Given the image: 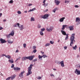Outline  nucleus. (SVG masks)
I'll list each match as a JSON object with an SVG mask.
<instances>
[{"instance_id":"0eeeda50","label":"nucleus","mask_w":80,"mask_h":80,"mask_svg":"<svg viewBox=\"0 0 80 80\" xmlns=\"http://www.w3.org/2000/svg\"><path fill=\"white\" fill-rule=\"evenodd\" d=\"M54 2L55 3L56 5H58L59 3H60L61 2L60 0H55Z\"/></svg>"},{"instance_id":"de8ad7c7","label":"nucleus","mask_w":80,"mask_h":80,"mask_svg":"<svg viewBox=\"0 0 80 80\" xmlns=\"http://www.w3.org/2000/svg\"><path fill=\"white\" fill-rule=\"evenodd\" d=\"M50 75L51 76H53V77H54V75L53 74H51Z\"/></svg>"},{"instance_id":"1a4fd4ad","label":"nucleus","mask_w":80,"mask_h":80,"mask_svg":"<svg viewBox=\"0 0 80 80\" xmlns=\"http://www.w3.org/2000/svg\"><path fill=\"white\" fill-rule=\"evenodd\" d=\"M25 71H23L22 72H21L20 74H19V76L20 77V78H22L23 76V74L24 73H25Z\"/></svg>"},{"instance_id":"2eb2a0df","label":"nucleus","mask_w":80,"mask_h":80,"mask_svg":"<svg viewBox=\"0 0 80 80\" xmlns=\"http://www.w3.org/2000/svg\"><path fill=\"white\" fill-rule=\"evenodd\" d=\"M65 18V17H62V18H61L59 20L60 22H63Z\"/></svg>"},{"instance_id":"052dcab7","label":"nucleus","mask_w":80,"mask_h":80,"mask_svg":"<svg viewBox=\"0 0 80 80\" xmlns=\"http://www.w3.org/2000/svg\"><path fill=\"white\" fill-rule=\"evenodd\" d=\"M7 20H6V19H4V20H3V22H6V21Z\"/></svg>"},{"instance_id":"bb28decb","label":"nucleus","mask_w":80,"mask_h":80,"mask_svg":"<svg viewBox=\"0 0 80 80\" xmlns=\"http://www.w3.org/2000/svg\"><path fill=\"white\" fill-rule=\"evenodd\" d=\"M38 58L39 59H41V58H43V56H40V55H39V56H38Z\"/></svg>"},{"instance_id":"4468645a","label":"nucleus","mask_w":80,"mask_h":80,"mask_svg":"<svg viewBox=\"0 0 80 80\" xmlns=\"http://www.w3.org/2000/svg\"><path fill=\"white\" fill-rule=\"evenodd\" d=\"M61 32L62 34H63V35H67V33H66V32L64 31V30H61Z\"/></svg>"},{"instance_id":"6e6d98bb","label":"nucleus","mask_w":80,"mask_h":80,"mask_svg":"<svg viewBox=\"0 0 80 80\" xmlns=\"http://www.w3.org/2000/svg\"><path fill=\"white\" fill-rule=\"evenodd\" d=\"M6 55H5V54H2V56H5L6 58Z\"/></svg>"},{"instance_id":"20e7f679","label":"nucleus","mask_w":80,"mask_h":80,"mask_svg":"<svg viewBox=\"0 0 80 80\" xmlns=\"http://www.w3.org/2000/svg\"><path fill=\"white\" fill-rule=\"evenodd\" d=\"M14 64H12V66H11L12 68H13V70L15 71H20L21 69V68H18V67H16V68H14Z\"/></svg>"},{"instance_id":"423d86ee","label":"nucleus","mask_w":80,"mask_h":80,"mask_svg":"<svg viewBox=\"0 0 80 80\" xmlns=\"http://www.w3.org/2000/svg\"><path fill=\"white\" fill-rule=\"evenodd\" d=\"M53 29V27H50V28H47L46 29L48 32H51Z\"/></svg>"},{"instance_id":"c9c22d12","label":"nucleus","mask_w":80,"mask_h":80,"mask_svg":"<svg viewBox=\"0 0 80 80\" xmlns=\"http://www.w3.org/2000/svg\"><path fill=\"white\" fill-rule=\"evenodd\" d=\"M13 0H10L9 2V3H13Z\"/></svg>"},{"instance_id":"603ef678","label":"nucleus","mask_w":80,"mask_h":80,"mask_svg":"<svg viewBox=\"0 0 80 80\" xmlns=\"http://www.w3.org/2000/svg\"><path fill=\"white\" fill-rule=\"evenodd\" d=\"M66 25H63V29L64 30V29H65V27H66Z\"/></svg>"},{"instance_id":"9d476101","label":"nucleus","mask_w":80,"mask_h":80,"mask_svg":"<svg viewBox=\"0 0 80 80\" xmlns=\"http://www.w3.org/2000/svg\"><path fill=\"white\" fill-rule=\"evenodd\" d=\"M0 41L1 43H6V42H7L6 41H5L4 39H0Z\"/></svg>"},{"instance_id":"79ce46f5","label":"nucleus","mask_w":80,"mask_h":80,"mask_svg":"<svg viewBox=\"0 0 80 80\" xmlns=\"http://www.w3.org/2000/svg\"><path fill=\"white\" fill-rule=\"evenodd\" d=\"M10 79H11V77H9L8 78H7V79H6V80H10Z\"/></svg>"},{"instance_id":"5fc2aeb1","label":"nucleus","mask_w":80,"mask_h":80,"mask_svg":"<svg viewBox=\"0 0 80 80\" xmlns=\"http://www.w3.org/2000/svg\"><path fill=\"white\" fill-rule=\"evenodd\" d=\"M32 3H29V6H31V5H32Z\"/></svg>"},{"instance_id":"6e6552de","label":"nucleus","mask_w":80,"mask_h":80,"mask_svg":"<svg viewBox=\"0 0 80 80\" xmlns=\"http://www.w3.org/2000/svg\"><path fill=\"white\" fill-rule=\"evenodd\" d=\"M75 72L78 75H79L80 74V71H78L77 69H76Z\"/></svg>"},{"instance_id":"7ed1b4c3","label":"nucleus","mask_w":80,"mask_h":80,"mask_svg":"<svg viewBox=\"0 0 80 80\" xmlns=\"http://www.w3.org/2000/svg\"><path fill=\"white\" fill-rule=\"evenodd\" d=\"M33 66V64H31L29 67L28 68V72L26 76H29V75H30V74H32V72L31 71V70H32V67Z\"/></svg>"},{"instance_id":"4d7b16f0","label":"nucleus","mask_w":80,"mask_h":80,"mask_svg":"<svg viewBox=\"0 0 80 80\" xmlns=\"http://www.w3.org/2000/svg\"><path fill=\"white\" fill-rule=\"evenodd\" d=\"M3 28H2V27H0V30H2V29Z\"/></svg>"},{"instance_id":"a18cd8bd","label":"nucleus","mask_w":80,"mask_h":80,"mask_svg":"<svg viewBox=\"0 0 80 80\" xmlns=\"http://www.w3.org/2000/svg\"><path fill=\"white\" fill-rule=\"evenodd\" d=\"M32 48H33V49H35V48H36V46H33V47H32Z\"/></svg>"},{"instance_id":"0e129e2a","label":"nucleus","mask_w":80,"mask_h":80,"mask_svg":"<svg viewBox=\"0 0 80 80\" xmlns=\"http://www.w3.org/2000/svg\"><path fill=\"white\" fill-rule=\"evenodd\" d=\"M0 75H1V76H3V74H2V73H0Z\"/></svg>"},{"instance_id":"e2e57ef3","label":"nucleus","mask_w":80,"mask_h":80,"mask_svg":"<svg viewBox=\"0 0 80 80\" xmlns=\"http://www.w3.org/2000/svg\"><path fill=\"white\" fill-rule=\"evenodd\" d=\"M48 10V9H47L46 10H45V12H47Z\"/></svg>"},{"instance_id":"f3484780","label":"nucleus","mask_w":80,"mask_h":80,"mask_svg":"<svg viewBox=\"0 0 80 80\" xmlns=\"http://www.w3.org/2000/svg\"><path fill=\"white\" fill-rule=\"evenodd\" d=\"M14 30H13L11 32V33L10 34V35H12V36H13L14 35Z\"/></svg>"},{"instance_id":"3c124183","label":"nucleus","mask_w":80,"mask_h":80,"mask_svg":"<svg viewBox=\"0 0 80 80\" xmlns=\"http://www.w3.org/2000/svg\"><path fill=\"white\" fill-rule=\"evenodd\" d=\"M62 30H64V26L63 25H62Z\"/></svg>"},{"instance_id":"338daca9","label":"nucleus","mask_w":80,"mask_h":80,"mask_svg":"<svg viewBox=\"0 0 80 80\" xmlns=\"http://www.w3.org/2000/svg\"><path fill=\"white\" fill-rule=\"evenodd\" d=\"M28 11H27V10H26V11H25L24 12H25L26 13H27V12Z\"/></svg>"},{"instance_id":"aec40b11","label":"nucleus","mask_w":80,"mask_h":80,"mask_svg":"<svg viewBox=\"0 0 80 80\" xmlns=\"http://www.w3.org/2000/svg\"><path fill=\"white\" fill-rule=\"evenodd\" d=\"M6 58H8V59H9V60H10V59L11 58L10 56H9V55H8V56H6Z\"/></svg>"},{"instance_id":"a19ab883","label":"nucleus","mask_w":80,"mask_h":80,"mask_svg":"<svg viewBox=\"0 0 80 80\" xmlns=\"http://www.w3.org/2000/svg\"><path fill=\"white\" fill-rule=\"evenodd\" d=\"M75 7H76V8H78V7H79V6L78 5H75Z\"/></svg>"},{"instance_id":"b1692460","label":"nucleus","mask_w":80,"mask_h":80,"mask_svg":"<svg viewBox=\"0 0 80 80\" xmlns=\"http://www.w3.org/2000/svg\"><path fill=\"white\" fill-rule=\"evenodd\" d=\"M40 33L41 35H43L44 34L43 33L42 31V30L40 32Z\"/></svg>"},{"instance_id":"72a5a7b5","label":"nucleus","mask_w":80,"mask_h":80,"mask_svg":"<svg viewBox=\"0 0 80 80\" xmlns=\"http://www.w3.org/2000/svg\"><path fill=\"white\" fill-rule=\"evenodd\" d=\"M41 25H40L39 24H38V28H40L41 27Z\"/></svg>"},{"instance_id":"2f4dec72","label":"nucleus","mask_w":80,"mask_h":80,"mask_svg":"<svg viewBox=\"0 0 80 80\" xmlns=\"http://www.w3.org/2000/svg\"><path fill=\"white\" fill-rule=\"evenodd\" d=\"M42 57L43 58H47L48 56L46 55H44L42 56Z\"/></svg>"},{"instance_id":"cd10ccee","label":"nucleus","mask_w":80,"mask_h":80,"mask_svg":"<svg viewBox=\"0 0 80 80\" xmlns=\"http://www.w3.org/2000/svg\"><path fill=\"white\" fill-rule=\"evenodd\" d=\"M50 43H47L45 45V47H47V46H49V45H50Z\"/></svg>"},{"instance_id":"39448f33","label":"nucleus","mask_w":80,"mask_h":80,"mask_svg":"<svg viewBox=\"0 0 80 80\" xmlns=\"http://www.w3.org/2000/svg\"><path fill=\"white\" fill-rule=\"evenodd\" d=\"M49 15L48 14H45L44 15H42L41 16V18H46L49 17Z\"/></svg>"},{"instance_id":"c85d7f7f","label":"nucleus","mask_w":80,"mask_h":80,"mask_svg":"<svg viewBox=\"0 0 80 80\" xmlns=\"http://www.w3.org/2000/svg\"><path fill=\"white\" fill-rule=\"evenodd\" d=\"M73 48L74 49H75V50L77 49V45H75V46L73 47Z\"/></svg>"},{"instance_id":"680f3d73","label":"nucleus","mask_w":80,"mask_h":80,"mask_svg":"<svg viewBox=\"0 0 80 80\" xmlns=\"http://www.w3.org/2000/svg\"><path fill=\"white\" fill-rule=\"evenodd\" d=\"M48 5V3H46V6H47Z\"/></svg>"},{"instance_id":"13d9d810","label":"nucleus","mask_w":80,"mask_h":80,"mask_svg":"<svg viewBox=\"0 0 80 80\" xmlns=\"http://www.w3.org/2000/svg\"><path fill=\"white\" fill-rule=\"evenodd\" d=\"M2 15V13H0V17H1Z\"/></svg>"},{"instance_id":"dca6fc26","label":"nucleus","mask_w":80,"mask_h":80,"mask_svg":"<svg viewBox=\"0 0 80 80\" xmlns=\"http://www.w3.org/2000/svg\"><path fill=\"white\" fill-rule=\"evenodd\" d=\"M80 18L79 17H77L76 18V22H80Z\"/></svg>"},{"instance_id":"f8f14e48","label":"nucleus","mask_w":80,"mask_h":80,"mask_svg":"<svg viewBox=\"0 0 80 80\" xmlns=\"http://www.w3.org/2000/svg\"><path fill=\"white\" fill-rule=\"evenodd\" d=\"M15 77H16V75L15 74H14V75H12L10 77V78L11 79V80H13V79L15 78Z\"/></svg>"},{"instance_id":"412c9836","label":"nucleus","mask_w":80,"mask_h":80,"mask_svg":"<svg viewBox=\"0 0 80 80\" xmlns=\"http://www.w3.org/2000/svg\"><path fill=\"white\" fill-rule=\"evenodd\" d=\"M7 41L8 43H13V42H12V41H11L10 39H8V40Z\"/></svg>"},{"instance_id":"69168bd1","label":"nucleus","mask_w":80,"mask_h":80,"mask_svg":"<svg viewBox=\"0 0 80 80\" xmlns=\"http://www.w3.org/2000/svg\"><path fill=\"white\" fill-rule=\"evenodd\" d=\"M53 70H54V71H56V69H53Z\"/></svg>"},{"instance_id":"4c0bfd02","label":"nucleus","mask_w":80,"mask_h":80,"mask_svg":"<svg viewBox=\"0 0 80 80\" xmlns=\"http://www.w3.org/2000/svg\"><path fill=\"white\" fill-rule=\"evenodd\" d=\"M45 30V28H43L41 29V30H42V32L43 31H44Z\"/></svg>"},{"instance_id":"49530a36","label":"nucleus","mask_w":80,"mask_h":80,"mask_svg":"<svg viewBox=\"0 0 80 80\" xmlns=\"http://www.w3.org/2000/svg\"><path fill=\"white\" fill-rule=\"evenodd\" d=\"M64 48L65 50H66L67 49V46H64Z\"/></svg>"},{"instance_id":"c03bdc74","label":"nucleus","mask_w":80,"mask_h":80,"mask_svg":"<svg viewBox=\"0 0 80 80\" xmlns=\"http://www.w3.org/2000/svg\"><path fill=\"white\" fill-rule=\"evenodd\" d=\"M50 42L51 44H53V43H54V42H53V41H50Z\"/></svg>"},{"instance_id":"7c9ffc66","label":"nucleus","mask_w":80,"mask_h":80,"mask_svg":"<svg viewBox=\"0 0 80 80\" xmlns=\"http://www.w3.org/2000/svg\"><path fill=\"white\" fill-rule=\"evenodd\" d=\"M57 10V8H54V9H53V12H56V10Z\"/></svg>"},{"instance_id":"864d4df0","label":"nucleus","mask_w":80,"mask_h":80,"mask_svg":"<svg viewBox=\"0 0 80 80\" xmlns=\"http://www.w3.org/2000/svg\"><path fill=\"white\" fill-rule=\"evenodd\" d=\"M41 52L42 54H44V52H42V51H41Z\"/></svg>"},{"instance_id":"5701e85b","label":"nucleus","mask_w":80,"mask_h":80,"mask_svg":"<svg viewBox=\"0 0 80 80\" xmlns=\"http://www.w3.org/2000/svg\"><path fill=\"white\" fill-rule=\"evenodd\" d=\"M35 19L34 17H31V21H35Z\"/></svg>"},{"instance_id":"8fccbe9b","label":"nucleus","mask_w":80,"mask_h":80,"mask_svg":"<svg viewBox=\"0 0 80 80\" xmlns=\"http://www.w3.org/2000/svg\"><path fill=\"white\" fill-rule=\"evenodd\" d=\"M43 5L44 7H46V4L45 2L43 4Z\"/></svg>"},{"instance_id":"f704fd0d","label":"nucleus","mask_w":80,"mask_h":80,"mask_svg":"<svg viewBox=\"0 0 80 80\" xmlns=\"http://www.w3.org/2000/svg\"><path fill=\"white\" fill-rule=\"evenodd\" d=\"M17 13H18V14H21V11L18 10V11Z\"/></svg>"},{"instance_id":"473e14b6","label":"nucleus","mask_w":80,"mask_h":80,"mask_svg":"<svg viewBox=\"0 0 80 80\" xmlns=\"http://www.w3.org/2000/svg\"><path fill=\"white\" fill-rule=\"evenodd\" d=\"M65 3H69L70 2V1L69 0H65Z\"/></svg>"},{"instance_id":"e433bc0d","label":"nucleus","mask_w":80,"mask_h":80,"mask_svg":"<svg viewBox=\"0 0 80 80\" xmlns=\"http://www.w3.org/2000/svg\"><path fill=\"white\" fill-rule=\"evenodd\" d=\"M26 44H23V47H24V48H26Z\"/></svg>"},{"instance_id":"393cba45","label":"nucleus","mask_w":80,"mask_h":80,"mask_svg":"<svg viewBox=\"0 0 80 80\" xmlns=\"http://www.w3.org/2000/svg\"><path fill=\"white\" fill-rule=\"evenodd\" d=\"M36 10V8H32V9H30L29 11H34V10Z\"/></svg>"},{"instance_id":"4be33fe9","label":"nucleus","mask_w":80,"mask_h":80,"mask_svg":"<svg viewBox=\"0 0 80 80\" xmlns=\"http://www.w3.org/2000/svg\"><path fill=\"white\" fill-rule=\"evenodd\" d=\"M68 34H66V37L65 38V40H67L68 38Z\"/></svg>"},{"instance_id":"58836bf2","label":"nucleus","mask_w":80,"mask_h":80,"mask_svg":"<svg viewBox=\"0 0 80 80\" xmlns=\"http://www.w3.org/2000/svg\"><path fill=\"white\" fill-rule=\"evenodd\" d=\"M37 52V50L36 49H34L33 51V52H34V53H35L36 52Z\"/></svg>"},{"instance_id":"a878e982","label":"nucleus","mask_w":80,"mask_h":80,"mask_svg":"<svg viewBox=\"0 0 80 80\" xmlns=\"http://www.w3.org/2000/svg\"><path fill=\"white\" fill-rule=\"evenodd\" d=\"M9 62H11V63H13L14 61H13V59H12V61H11V59L9 60Z\"/></svg>"},{"instance_id":"6ab92c4d","label":"nucleus","mask_w":80,"mask_h":80,"mask_svg":"<svg viewBox=\"0 0 80 80\" xmlns=\"http://www.w3.org/2000/svg\"><path fill=\"white\" fill-rule=\"evenodd\" d=\"M69 28H70V30H73V25H72V26H70L69 27Z\"/></svg>"},{"instance_id":"9b49d317","label":"nucleus","mask_w":80,"mask_h":80,"mask_svg":"<svg viewBox=\"0 0 80 80\" xmlns=\"http://www.w3.org/2000/svg\"><path fill=\"white\" fill-rule=\"evenodd\" d=\"M14 27H18L19 28L20 27V23H16L14 25Z\"/></svg>"},{"instance_id":"774afa93","label":"nucleus","mask_w":80,"mask_h":80,"mask_svg":"<svg viewBox=\"0 0 80 80\" xmlns=\"http://www.w3.org/2000/svg\"><path fill=\"white\" fill-rule=\"evenodd\" d=\"M79 55H78V56H77V57H78V58H79Z\"/></svg>"},{"instance_id":"bf43d9fd","label":"nucleus","mask_w":80,"mask_h":80,"mask_svg":"<svg viewBox=\"0 0 80 80\" xmlns=\"http://www.w3.org/2000/svg\"><path fill=\"white\" fill-rule=\"evenodd\" d=\"M19 52L18 50H16V52Z\"/></svg>"},{"instance_id":"ea45409f","label":"nucleus","mask_w":80,"mask_h":80,"mask_svg":"<svg viewBox=\"0 0 80 80\" xmlns=\"http://www.w3.org/2000/svg\"><path fill=\"white\" fill-rule=\"evenodd\" d=\"M41 78H41V77H40V76L37 78L38 79H41Z\"/></svg>"},{"instance_id":"a211bd4d","label":"nucleus","mask_w":80,"mask_h":80,"mask_svg":"<svg viewBox=\"0 0 80 80\" xmlns=\"http://www.w3.org/2000/svg\"><path fill=\"white\" fill-rule=\"evenodd\" d=\"M20 29L21 30H23L24 29V28L23 27V25H22L20 27Z\"/></svg>"},{"instance_id":"37998d69","label":"nucleus","mask_w":80,"mask_h":80,"mask_svg":"<svg viewBox=\"0 0 80 80\" xmlns=\"http://www.w3.org/2000/svg\"><path fill=\"white\" fill-rule=\"evenodd\" d=\"M37 61V59H34V60H33V62H36V61Z\"/></svg>"},{"instance_id":"09e8293b","label":"nucleus","mask_w":80,"mask_h":80,"mask_svg":"<svg viewBox=\"0 0 80 80\" xmlns=\"http://www.w3.org/2000/svg\"><path fill=\"white\" fill-rule=\"evenodd\" d=\"M46 0H44L43 2V3H45Z\"/></svg>"},{"instance_id":"c756f323","label":"nucleus","mask_w":80,"mask_h":80,"mask_svg":"<svg viewBox=\"0 0 80 80\" xmlns=\"http://www.w3.org/2000/svg\"><path fill=\"white\" fill-rule=\"evenodd\" d=\"M10 34H9V35H6V37L7 38H10Z\"/></svg>"},{"instance_id":"ddd939ff","label":"nucleus","mask_w":80,"mask_h":80,"mask_svg":"<svg viewBox=\"0 0 80 80\" xmlns=\"http://www.w3.org/2000/svg\"><path fill=\"white\" fill-rule=\"evenodd\" d=\"M61 66H62V67H64L65 66V65H64V62L63 61H62L60 62Z\"/></svg>"},{"instance_id":"f03ea898","label":"nucleus","mask_w":80,"mask_h":80,"mask_svg":"<svg viewBox=\"0 0 80 80\" xmlns=\"http://www.w3.org/2000/svg\"><path fill=\"white\" fill-rule=\"evenodd\" d=\"M35 57V56H28V57H23L22 58V60L23 61H25L26 59H29L30 61H32L34 58Z\"/></svg>"},{"instance_id":"f257e3e1","label":"nucleus","mask_w":80,"mask_h":80,"mask_svg":"<svg viewBox=\"0 0 80 80\" xmlns=\"http://www.w3.org/2000/svg\"><path fill=\"white\" fill-rule=\"evenodd\" d=\"M74 39H75V34H72L71 37L70 38V39L71 40V42L70 43V46H72V45L73 44V41H74V42H75V41L74 40Z\"/></svg>"}]
</instances>
